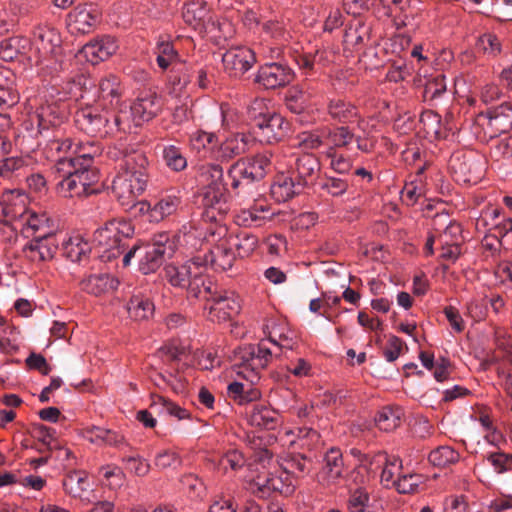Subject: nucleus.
Listing matches in <instances>:
<instances>
[{"mask_svg": "<svg viewBox=\"0 0 512 512\" xmlns=\"http://www.w3.org/2000/svg\"><path fill=\"white\" fill-rule=\"evenodd\" d=\"M81 289L96 297L113 293L119 286V281L113 275L102 273L92 274L80 283Z\"/></svg>", "mask_w": 512, "mask_h": 512, "instance_id": "obj_23", "label": "nucleus"}, {"mask_svg": "<svg viewBox=\"0 0 512 512\" xmlns=\"http://www.w3.org/2000/svg\"><path fill=\"white\" fill-rule=\"evenodd\" d=\"M288 128V122L280 114H261L253 128V134L261 143L270 144L282 139Z\"/></svg>", "mask_w": 512, "mask_h": 512, "instance_id": "obj_14", "label": "nucleus"}, {"mask_svg": "<svg viewBox=\"0 0 512 512\" xmlns=\"http://www.w3.org/2000/svg\"><path fill=\"white\" fill-rule=\"evenodd\" d=\"M446 91V81L443 74H437L429 78L424 86L423 97L425 100H434Z\"/></svg>", "mask_w": 512, "mask_h": 512, "instance_id": "obj_60", "label": "nucleus"}, {"mask_svg": "<svg viewBox=\"0 0 512 512\" xmlns=\"http://www.w3.org/2000/svg\"><path fill=\"white\" fill-rule=\"evenodd\" d=\"M242 353V362L238 365L236 373L249 383L255 384L260 380L263 369L256 366L249 356H245L244 352Z\"/></svg>", "mask_w": 512, "mask_h": 512, "instance_id": "obj_56", "label": "nucleus"}, {"mask_svg": "<svg viewBox=\"0 0 512 512\" xmlns=\"http://www.w3.org/2000/svg\"><path fill=\"white\" fill-rule=\"evenodd\" d=\"M63 488L68 495L74 498L90 501L91 483L87 473L84 471L69 473L63 480Z\"/></svg>", "mask_w": 512, "mask_h": 512, "instance_id": "obj_27", "label": "nucleus"}, {"mask_svg": "<svg viewBox=\"0 0 512 512\" xmlns=\"http://www.w3.org/2000/svg\"><path fill=\"white\" fill-rule=\"evenodd\" d=\"M202 205L204 217L207 220L213 221L214 224H220L219 222L229 210L226 186H204L202 190Z\"/></svg>", "mask_w": 512, "mask_h": 512, "instance_id": "obj_13", "label": "nucleus"}, {"mask_svg": "<svg viewBox=\"0 0 512 512\" xmlns=\"http://www.w3.org/2000/svg\"><path fill=\"white\" fill-rule=\"evenodd\" d=\"M327 144L334 147H345L349 145L355 138L354 134L346 126H340L335 129L324 128Z\"/></svg>", "mask_w": 512, "mask_h": 512, "instance_id": "obj_55", "label": "nucleus"}, {"mask_svg": "<svg viewBox=\"0 0 512 512\" xmlns=\"http://www.w3.org/2000/svg\"><path fill=\"white\" fill-rule=\"evenodd\" d=\"M402 416L400 407H384L378 412L375 422L380 430L390 432L400 425Z\"/></svg>", "mask_w": 512, "mask_h": 512, "instance_id": "obj_46", "label": "nucleus"}, {"mask_svg": "<svg viewBox=\"0 0 512 512\" xmlns=\"http://www.w3.org/2000/svg\"><path fill=\"white\" fill-rule=\"evenodd\" d=\"M488 228L492 234L504 238L509 232H512V218L506 217L500 209L489 207L482 211L477 219L476 227Z\"/></svg>", "mask_w": 512, "mask_h": 512, "instance_id": "obj_20", "label": "nucleus"}, {"mask_svg": "<svg viewBox=\"0 0 512 512\" xmlns=\"http://www.w3.org/2000/svg\"><path fill=\"white\" fill-rule=\"evenodd\" d=\"M369 501L368 492L363 488H357L350 493L347 508L349 512H367Z\"/></svg>", "mask_w": 512, "mask_h": 512, "instance_id": "obj_61", "label": "nucleus"}, {"mask_svg": "<svg viewBox=\"0 0 512 512\" xmlns=\"http://www.w3.org/2000/svg\"><path fill=\"white\" fill-rule=\"evenodd\" d=\"M245 356H249L252 361H254L255 365L261 367L263 370L267 368L271 359L272 352L269 348H267L263 341H261L257 346H250L243 350Z\"/></svg>", "mask_w": 512, "mask_h": 512, "instance_id": "obj_59", "label": "nucleus"}, {"mask_svg": "<svg viewBox=\"0 0 512 512\" xmlns=\"http://www.w3.org/2000/svg\"><path fill=\"white\" fill-rule=\"evenodd\" d=\"M44 154L47 159L55 162L54 169L59 171V164L69 162L73 164V142L70 138H63L60 130H56V134L49 139L44 147Z\"/></svg>", "mask_w": 512, "mask_h": 512, "instance_id": "obj_19", "label": "nucleus"}, {"mask_svg": "<svg viewBox=\"0 0 512 512\" xmlns=\"http://www.w3.org/2000/svg\"><path fill=\"white\" fill-rule=\"evenodd\" d=\"M183 21L195 30L210 31L217 29L219 37L227 39L232 36V24L227 20H214L213 11L205 0H187L182 6Z\"/></svg>", "mask_w": 512, "mask_h": 512, "instance_id": "obj_6", "label": "nucleus"}, {"mask_svg": "<svg viewBox=\"0 0 512 512\" xmlns=\"http://www.w3.org/2000/svg\"><path fill=\"white\" fill-rule=\"evenodd\" d=\"M163 108L162 99L155 92L141 94L131 105V115L139 126L155 118Z\"/></svg>", "mask_w": 512, "mask_h": 512, "instance_id": "obj_17", "label": "nucleus"}, {"mask_svg": "<svg viewBox=\"0 0 512 512\" xmlns=\"http://www.w3.org/2000/svg\"><path fill=\"white\" fill-rule=\"evenodd\" d=\"M191 71L185 64L174 65L169 76L170 94L182 96L191 83Z\"/></svg>", "mask_w": 512, "mask_h": 512, "instance_id": "obj_40", "label": "nucleus"}, {"mask_svg": "<svg viewBox=\"0 0 512 512\" xmlns=\"http://www.w3.org/2000/svg\"><path fill=\"white\" fill-rule=\"evenodd\" d=\"M419 125L420 131L430 140H436L444 136L441 117L431 110L424 111L421 114Z\"/></svg>", "mask_w": 512, "mask_h": 512, "instance_id": "obj_43", "label": "nucleus"}, {"mask_svg": "<svg viewBox=\"0 0 512 512\" xmlns=\"http://www.w3.org/2000/svg\"><path fill=\"white\" fill-rule=\"evenodd\" d=\"M152 409L158 410L159 412H165L178 420L190 419L191 414L185 408L180 407L176 403L170 401L164 396L153 394L151 396V405Z\"/></svg>", "mask_w": 512, "mask_h": 512, "instance_id": "obj_44", "label": "nucleus"}, {"mask_svg": "<svg viewBox=\"0 0 512 512\" xmlns=\"http://www.w3.org/2000/svg\"><path fill=\"white\" fill-rule=\"evenodd\" d=\"M294 79L293 71L280 63H269L260 67L255 81L266 89H275L289 84Z\"/></svg>", "mask_w": 512, "mask_h": 512, "instance_id": "obj_16", "label": "nucleus"}, {"mask_svg": "<svg viewBox=\"0 0 512 512\" xmlns=\"http://www.w3.org/2000/svg\"><path fill=\"white\" fill-rule=\"evenodd\" d=\"M163 159L166 165L173 171L179 172L187 167V160L181 149L174 145L166 146L163 149Z\"/></svg>", "mask_w": 512, "mask_h": 512, "instance_id": "obj_57", "label": "nucleus"}, {"mask_svg": "<svg viewBox=\"0 0 512 512\" xmlns=\"http://www.w3.org/2000/svg\"><path fill=\"white\" fill-rule=\"evenodd\" d=\"M121 88L118 77L108 75L99 82L98 102L85 106L75 113L76 126L92 137H106L131 129L127 113L116 111L120 102Z\"/></svg>", "mask_w": 512, "mask_h": 512, "instance_id": "obj_1", "label": "nucleus"}, {"mask_svg": "<svg viewBox=\"0 0 512 512\" xmlns=\"http://www.w3.org/2000/svg\"><path fill=\"white\" fill-rule=\"evenodd\" d=\"M89 251V245L80 236L70 237L63 243V254L72 262L81 261Z\"/></svg>", "mask_w": 512, "mask_h": 512, "instance_id": "obj_50", "label": "nucleus"}, {"mask_svg": "<svg viewBox=\"0 0 512 512\" xmlns=\"http://www.w3.org/2000/svg\"><path fill=\"white\" fill-rule=\"evenodd\" d=\"M201 260L202 257L196 256L180 266L167 265L164 268L166 279L172 286L186 288L195 270L200 269Z\"/></svg>", "mask_w": 512, "mask_h": 512, "instance_id": "obj_24", "label": "nucleus"}, {"mask_svg": "<svg viewBox=\"0 0 512 512\" xmlns=\"http://www.w3.org/2000/svg\"><path fill=\"white\" fill-rule=\"evenodd\" d=\"M156 62L158 66L166 70L171 65H178V52L174 45L168 40H159L156 46Z\"/></svg>", "mask_w": 512, "mask_h": 512, "instance_id": "obj_49", "label": "nucleus"}, {"mask_svg": "<svg viewBox=\"0 0 512 512\" xmlns=\"http://www.w3.org/2000/svg\"><path fill=\"white\" fill-rule=\"evenodd\" d=\"M269 342L278 346L280 349L288 350L293 349L296 344L293 332L281 322L278 323V327H274L269 331Z\"/></svg>", "mask_w": 512, "mask_h": 512, "instance_id": "obj_51", "label": "nucleus"}, {"mask_svg": "<svg viewBox=\"0 0 512 512\" xmlns=\"http://www.w3.org/2000/svg\"><path fill=\"white\" fill-rule=\"evenodd\" d=\"M57 173L63 177L56 185V192L63 198H84L99 192L98 176L91 169L75 167L69 162L59 164Z\"/></svg>", "mask_w": 512, "mask_h": 512, "instance_id": "obj_5", "label": "nucleus"}, {"mask_svg": "<svg viewBox=\"0 0 512 512\" xmlns=\"http://www.w3.org/2000/svg\"><path fill=\"white\" fill-rule=\"evenodd\" d=\"M100 148L94 142L73 143V166L90 169V165L95 156L99 155Z\"/></svg>", "mask_w": 512, "mask_h": 512, "instance_id": "obj_41", "label": "nucleus"}, {"mask_svg": "<svg viewBox=\"0 0 512 512\" xmlns=\"http://www.w3.org/2000/svg\"><path fill=\"white\" fill-rule=\"evenodd\" d=\"M433 229L439 244L460 243L462 241L461 225L450 220L446 213H437L432 220Z\"/></svg>", "mask_w": 512, "mask_h": 512, "instance_id": "obj_22", "label": "nucleus"}, {"mask_svg": "<svg viewBox=\"0 0 512 512\" xmlns=\"http://www.w3.org/2000/svg\"><path fill=\"white\" fill-rule=\"evenodd\" d=\"M253 198V205L240 209L235 215V222L242 226L260 225V222L264 220L269 213V207L262 200H256Z\"/></svg>", "mask_w": 512, "mask_h": 512, "instance_id": "obj_32", "label": "nucleus"}, {"mask_svg": "<svg viewBox=\"0 0 512 512\" xmlns=\"http://www.w3.org/2000/svg\"><path fill=\"white\" fill-rule=\"evenodd\" d=\"M475 127L483 140L495 138L512 128V107L508 103L490 108L476 116Z\"/></svg>", "mask_w": 512, "mask_h": 512, "instance_id": "obj_9", "label": "nucleus"}, {"mask_svg": "<svg viewBox=\"0 0 512 512\" xmlns=\"http://www.w3.org/2000/svg\"><path fill=\"white\" fill-rule=\"evenodd\" d=\"M180 205V199L175 195H166L153 203L152 222H160L172 215Z\"/></svg>", "mask_w": 512, "mask_h": 512, "instance_id": "obj_47", "label": "nucleus"}, {"mask_svg": "<svg viewBox=\"0 0 512 512\" xmlns=\"http://www.w3.org/2000/svg\"><path fill=\"white\" fill-rule=\"evenodd\" d=\"M311 468V461L305 457L304 455H293L287 461L284 467L285 470H288L290 474H293L297 477L304 476L309 473Z\"/></svg>", "mask_w": 512, "mask_h": 512, "instance_id": "obj_63", "label": "nucleus"}, {"mask_svg": "<svg viewBox=\"0 0 512 512\" xmlns=\"http://www.w3.org/2000/svg\"><path fill=\"white\" fill-rule=\"evenodd\" d=\"M61 43V34L57 29L47 25L38 26L33 32L30 57L38 66L53 68L62 51Z\"/></svg>", "mask_w": 512, "mask_h": 512, "instance_id": "obj_7", "label": "nucleus"}, {"mask_svg": "<svg viewBox=\"0 0 512 512\" xmlns=\"http://www.w3.org/2000/svg\"><path fill=\"white\" fill-rule=\"evenodd\" d=\"M330 117L338 122H352L359 116L358 108L349 101L340 98L331 99L327 105Z\"/></svg>", "mask_w": 512, "mask_h": 512, "instance_id": "obj_37", "label": "nucleus"}, {"mask_svg": "<svg viewBox=\"0 0 512 512\" xmlns=\"http://www.w3.org/2000/svg\"><path fill=\"white\" fill-rule=\"evenodd\" d=\"M483 251L486 257L493 259L501 258L503 253H506L509 247L506 246L503 238L496 234H486L481 242Z\"/></svg>", "mask_w": 512, "mask_h": 512, "instance_id": "obj_53", "label": "nucleus"}, {"mask_svg": "<svg viewBox=\"0 0 512 512\" xmlns=\"http://www.w3.org/2000/svg\"><path fill=\"white\" fill-rule=\"evenodd\" d=\"M301 188H303L301 183L295 182L289 175L281 173L275 177L271 185V196L279 203L286 202L300 193Z\"/></svg>", "mask_w": 512, "mask_h": 512, "instance_id": "obj_31", "label": "nucleus"}, {"mask_svg": "<svg viewBox=\"0 0 512 512\" xmlns=\"http://www.w3.org/2000/svg\"><path fill=\"white\" fill-rule=\"evenodd\" d=\"M343 457L340 449L330 448L325 456L323 466L318 474V481L323 485L335 484L343 477Z\"/></svg>", "mask_w": 512, "mask_h": 512, "instance_id": "obj_21", "label": "nucleus"}, {"mask_svg": "<svg viewBox=\"0 0 512 512\" xmlns=\"http://www.w3.org/2000/svg\"><path fill=\"white\" fill-rule=\"evenodd\" d=\"M57 250L55 235L34 237L25 248L26 256L33 262L47 261L53 258Z\"/></svg>", "mask_w": 512, "mask_h": 512, "instance_id": "obj_25", "label": "nucleus"}, {"mask_svg": "<svg viewBox=\"0 0 512 512\" xmlns=\"http://www.w3.org/2000/svg\"><path fill=\"white\" fill-rule=\"evenodd\" d=\"M249 136L237 133L227 137L219 147V157L224 160L244 154L249 149Z\"/></svg>", "mask_w": 512, "mask_h": 512, "instance_id": "obj_36", "label": "nucleus"}, {"mask_svg": "<svg viewBox=\"0 0 512 512\" xmlns=\"http://www.w3.org/2000/svg\"><path fill=\"white\" fill-rule=\"evenodd\" d=\"M251 426L259 429L273 430L278 425V415L275 410L264 404H255L248 412Z\"/></svg>", "mask_w": 512, "mask_h": 512, "instance_id": "obj_33", "label": "nucleus"}, {"mask_svg": "<svg viewBox=\"0 0 512 512\" xmlns=\"http://www.w3.org/2000/svg\"><path fill=\"white\" fill-rule=\"evenodd\" d=\"M117 50V40L112 36L105 35L85 44L80 53L88 62L95 65L109 59Z\"/></svg>", "mask_w": 512, "mask_h": 512, "instance_id": "obj_18", "label": "nucleus"}, {"mask_svg": "<svg viewBox=\"0 0 512 512\" xmlns=\"http://www.w3.org/2000/svg\"><path fill=\"white\" fill-rule=\"evenodd\" d=\"M428 460L434 466L445 467L456 463L459 453L450 446H440L430 452Z\"/></svg>", "mask_w": 512, "mask_h": 512, "instance_id": "obj_52", "label": "nucleus"}, {"mask_svg": "<svg viewBox=\"0 0 512 512\" xmlns=\"http://www.w3.org/2000/svg\"><path fill=\"white\" fill-rule=\"evenodd\" d=\"M24 232L33 238L54 234L53 227L50 224V220L46 214H37L35 212L27 213L25 218Z\"/></svg>", "mask_w": 512, "mask_h": 512, "instance_id": "obj_38", "label": "nucleus"}, {"mask_svg": "<svg viewBox=\"0 0 512 512\" xmlns=\"http://www.w3.org/2000/svg\"><path fill=\"white\" fill-rule=\"evenodd\" d=\"M271 492H279L284 496H290L296 488V480L288 470L283 469L278 474H272L270 479Z\"/></svg>", "mask_w": 512, "mask_h": 512, "instance_id": "obj_48", "label": "nucleus"}, {"mask_svg": "<svg viewBox=\"0 0 512 512\" xmlns=\"http://www.w3.org/2000/svg\"><path fill=\"white\" fill-rule=\"evenodd\" d=\"M294 169L297 173V182L304 187L316 180L320 171V163L316 156L305 153L297 157Z\"/></svg>", "mask_w": 512, "mask_h": 512, "instance_id": "obj_30", "label": "nucleus"}, {"mask_svg": "<svg viewBox=\"0 0 512 512\" xmlns=\"http://www.w3.org/2000/svg\"><path fill=\"white\" fill-rule=\"evenodd\" d=\"M225 239L235 254L242 258L251 255L258 245L257 237L246 231L235 235L227 232Z\"/></svg>", "mask_w": 512, "mask_h": 512, "instance_id": "obj_34", "label": "nucleus"}, {"mask_svg": "<svg viewBox=\"0 0 512 512\" xmlns=\"http://www.w3.org/2000/svg\"><path fill=\"white\" fill-rule=\"evenodd\" d=\"M263 31L281 45L287 43L291 38L289 31L278 21H267L263 24Z\"/></svg>", "mask_w": 512, "mask_h": 512, "instance_id": "obj_64", "label": "nucleus"}, {"mask_svg": "<svg viewBox=\"0 0 512 512\" xmlns=\"http://www.w3.org/2000/svg\"><path fill=\"white\" fill-rule=\"evenodd\" d=\"M127 312L135 321L148 320L154 313V304L142 295H133L127 304Z\"/></svg>", "mask_w": 512, "mask_h": 512, "instance_id": "obj_42", "label": "nucleus"}, {"mask_svg": "<svg viewBox=\"0 0 512 512\" xmlns=\"http://www.w3.org/2000/svg\"><path fill=\"white\" fill-rule=\"evenodd\" d=\"M148 160L141 152L126 153L112 182V193L123 207H133L147 186Z\"/></svg>", "mask_w": 512, "mask_h": 512, "instance_id": "obj_2", "label": "nucleus"}, {"mask_svg": "<svg viewBox=\"0 0 512 512\" xmlns=\"http://www.w3.org/2000/svg\"><path fill=\"white\" fill-rule=\"evenodd\" d=\"M449 168L455 181L476 184L483 177L484 162L471 152H456L450 157Z\"/></svg>", "mask_w": 512, "mask_h": 512, "instance_id": "obj_11", "label": "nucleus"}, {"mask_svg": "<svg viewBox=\"0 0 512 512\" xmlns=\"http://www.w3.org/2000/svg\"><path fill=\"white\" fill-rule=\"evenodd\" d=\"M207 267V259L201 260L200 269H196L193 273L186 289L188 294L195 298H203L206 301V297H209L213 291L218 287L204 274Z\"/></svg>", "mask_w": 512, "mask_h": 512, "instance_id": "obj_28", "label": "nucleus"}, {"mask_svg": "<svg viewBox=\"0 0 512 512\" xmlns=\"http://www.w3.org/2000/svg\"><path fill=\"white\" fill-rule=\"evenodd\" d=\"M226 235L227 227L222 224H211L204 235V240L212 247L209 255H205L202 260L207 259V266L210 265L216 271L229 270L235 261V252L226 243Z\"/></svg>", "mask_w": 512, "mask_h": 512, "instance_id": "obj_8", "label": "nucleus"}, {"mask_svg": "<svg viewBox=\"0 0 512 512\" xmlns=\"http://www.w3.org/2000/svg\"><path fill=\"white\" fill-rule=\"evenodd\" d=\"M401 469L402 462L399 458L387 459L381 472V483L387 488H395Z\"/></svg>", "mask_w": 512, "mask_h": 512, "instance_id": "obj_54", "label": "nucleus"}, {"mask_svg": "<svg viewBox=\"0 0 512 512\" xmlns=\"http://www.w3.org/2000/svg\"><path fill=\"white\" fill-rule=\"evenodd\" d=\"M295 62L306 74L318 72L331 62V52L325 48H319L296 56Z\"/></svg>", "mask_w": 512, "mask_h": 512, "instance_id": "obj_29", "label": "nucleus"}, {"mask_svg": "<svg viewBox=\"0 0 512 512\" xmlns=\"http://www.w3.org/2000/svg\"><path fill=\"white\" fill-rule=\"evenodd\" d=\"M256 61L254 52L244 46L228 49L222 57L225 71L231 77H240L254 65Z\"/></svg>", "mask_w": 512, "mask_h": 512, "instance_id": "obj_15", "label": "nucleus"}, {"mask_svg": "<svg viewBox=\"0 0 512 512\" xmlns=\"http://www.w3.org/2000/svg\"><path fill=\"white\" fill-rule=\"evenodd\" d=\"M272 152L264 151L252 157H245L237 160L228 170V177L231 180V187L236 190V195H256V182L262 180L270 171L272 166Z\"/></svg>", "mask_w": 512, "mask_h": 512, "instance_id": "obj_4", "label": "nucleus"}, {"mask_svg": "<svg viewBox=\"0 0 512 512\" xmlns=\"http://www.w3.org/2000/svg\"><path fill=\"white\" fill-rule=\"evenodd\" d=\"M476 50L488 57H496L501 52V43L496 35L485 33L478 38Z\"/></svg>", "mask_w": 512, "mask_h": 512, "instance_id": "obj_58", "label": "nucleus"}, {"mask_svg": "<svg viewBox=\"0 0 512 512\" xmlns=\"http://www.w3.org/2000/svg\"><path fill=\"white\" fill-rule=\"evenodd\" d=\"M31 120L37 123L38 132L42 134L50 128L59 126L63 122L64 117L60 114L56 106L43 105L36 110Z\"/></svg>", "mask_w": 512, "mask_h": 512, "instance_id": "obj_35", "label": "nucleus"}, {"mask_svg": "<svg viewBox=\"0 0 512 512\" xmlns=\"http://www.w3.org/2000/svg\"><path fill=\"white\" fill-rule=\"evenodd\" d=\"M133 234L134 227L130 221L113 219L94 232L93 243L104 260L111 261L124 254L123 265L128 266L137 250L136 245L129 247L128 244Z\"/></svg>", "mask_w": 512, "mask_h": 512, "instance_id": "obj_3", "label": "nucleus"}, {"mask_svg": "<svg viewBox=\"0 0 512 512\" xmlns=\"http://www.w3.org/2000/svg\"><path fill=\"white\" fill-rule=\"evenodd\" d=\"M102 13L93 3L75 6L67 15L66 24L72 35H85L93 32L100 23Z\"/></svg>", "mask_w": 512, "mask_h": 512, "instance_id": "obj_12", "label": "nucleus"}, {"mask_svg": "<svg viewBox=\"0 0 512 512\" xmlns=\"http://www.w3.org/2000/svg\"><path fill=\"white\" fill-rule=\"evenodd\" d=\"M426 482V477L418 473H401L397 477L395 489L401 494H415L420 492Z\"/></svg>", "mask_w": 512, "mask_h": 512, "instance_id": "obj_45", "label": "nucleus"}, {"mask_svg": "<svg viewBox=\"0 0 512 512\" xmlns=\"http://www.w3.org/2000/svg\"><path fill=\"white\" fill-rule=\"evenodd\" d=\"M19 102V94L14 88V75L9 69L0 68V116Z\"/></svg>", "mask_w": 512, "mask_h": 512, "instance_id": "obj_26", "label": "nucleus"}, {"mask_svg": "<svg viewBox=\"0 0 512 512\" xmlns=\"http://www.w3.org/2000/svg\"><path fill=\"white\" fill-rule=\"evenodd\" d=\"M241 309L240 299L235 292L218 287L206 297L204 310L212 322L222 323L231 320Z\"/></svg>", "mask_w": 512, "mask_h": 512, "instance_id": "obj_10", "label": "nucleus"}, {"mask_svg": "<svg viewBox=\"0 0 512 512\" xmlns=\"http://www.w3.org/2000/svg\"><path fill=\"white\" fill-rule=\"evenodd\" d=\"M154 465L160 469L176 468L181 465V457L172 449H163L156 453Z\"/></svg>", "mask_w": 512, "mask_h": 512, "instance_id": "obj_62", "label": "nucleus"}, {"mask_svg": "<svg viewBox=\"0 0 512 512\" xmlns=\"http://www.w3.org/2000/svg\"><path fill=\"white\" fill-rule=\"evenodd\" d=\"M165 253L166 246L162 242L148 247L145 255L140 260V271L144 274L155 272L162 265Z\"/></svg>", "mask_w": 512, "mask_h": 512, "instance_id": "obj_39", "label": "nucleus"}]
</instances>
